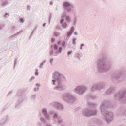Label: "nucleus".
<instances>
[{
	"instance_id": "obj_1",
	"label": "nucleus",
	"mask_w": 126,
	"mask_h": 126,
	"mask_svg": "<svg viewBox=\"0 0 126 126\" xmlns=\"http://www.w3.org/2000/svg\"><path fill=\"white\" fill-rule=\"evenodd\" d=\"M108 55L103 54L101 58L98 59L96 62V68L99 73H106L112 69L113 63H107Z\"/></svg>"
},
{
	"instance_id": "obj_2",
	"label": "nucleus",
	"mask_w": 126,
	"mask_h": 126,
	"mask_svg": "<svg viewBox=\"0 0 126 126\" xmlns=\"http://www.w3.org/2000/svg\"><path fill=\"white\" fill-rule=\"evenodd\" d=\"M111 105V101L109 100H105L101 103L100 109L102 115L105 116V120L107 124H110L114 120V113L111 111H107L110 105Z\"/></svg>"
},
{
	"instance_id": "obj_3",
	"label": "nucleus",
	"mask_w": 126,
	"mask_h": 126,
	"mask_svg": "<svg viewBox=\"0 0 126 126\" xmlns=\"http://www.w3.org/2000/svg\"><path fill=\"white\" fill-rule=\"evenodd\" d=\"M52 78L56 79L58 84L57 87L53 88V90L57 91H64L66 89V87L63 85L61 82L65 80V77L59 72L55 71L53 73Z\"/></svg>"
},
{
	"instance_id": "obj_4",
	"label": "nucleus",
	"mask_w": 126,
	"mask_h": 126,
	"mask_svg": "<svg viewBox=\"0 0 126 126\" xmlns=\"http://www.w3.org/2000/svg\"><path fill=\"white\" fill-rule=\"evenodd\" d=\"M126 78V73L121 70L117 71L116 73L111 74L110 80L114 84H120L124 82Z\"/></svg>"
},
{
	"instance_id": "obj_5",
	"label": "nucleus",
	"mask_w": 126,
	"mask_h": 126,
	"mask_svg": "<svg viewBox=\"0 0 126 126\" xmlns=\"http://www.w3.org/2000/svg\"><path fill=\"white\" fill-rule=\"evenodd\" d=\"M114 99L115 101H118L122 104H126V88H123L114 94Z\"/></svg>"
},
{
	"instance_id": "obj_6",
	"label": "nucleus",
	"mask_w": 126,
	"mask_h": 126,
	"mask_svg": "<svg viewBox=\"0 0 126 126\" xmlns=\"http://www.w3.org/2000/svg\"><path fill=\"white\" fill-rule=\"evenodd\" d=\"M41 113L44 117H41L40 118V122H38L36 124V126H42L43 124H47V121H50L51 120V116L48 113L47 108H42Z\"/></svg>"
},
{
	"instance_id": "obj_7",
	"label": "nucleus",
	"mask_w": 126,
	"mask_h": 126,
	"mask_svg": "<svg viewBox=\"0 0 126 126\" xmlns=\"http://www.w3.org/2000/svg\"><path fill=\"white\" fill-rule=\"evenodd\" d=\"M17 102L15 104V109H19L21 104L23 103V101L25 100V94H24V91L23 90H19L18 91L17 94Z\"/></svg>"
},
{
	"instance_id": "obj_8",
	"label": "nucleus",
	"mask_w": 126,
	"mask_h": 126,
	"mask_svg": "<svg viewBox=\"0 0 126 126\" xmlns=\"http://www.w3.org/2000/svg\"><path fill=\"white\" fill-rule=\"evenodd\" d=\"M61 96L64 102L69 104H73L76 101V97L70 93H63L61 94Z\"/></svg>"
},
{
	"instance_id": "obj_9",
	"label": "nucleus",
	"mask_w": 126,
	"mask_h": 126,
	"mask_svg": "<svg viewBox=\"0 0 126 126\" xmlns=\"http://www.w3.org/2000/svg\"><path fill=\"white\" fill-rule=\"evenodd\" d=\"M63 8L67 12H73L76 10V6L68 1H64L63 2Z\"/></svg>"
},
{
	"instance_id": "obj_10",
	"label": "nucleus",
	"mask_w": 126,
	"mask_h": 126,
	"mask_svg": "<svg viewBox=\"0 0 126 126\" xmlns=\"http://www.w3.org/2000/svg\"><path fill=\"white\" fill-rule=\"evenodd\" d=\"M98 114L97 109H89V108H85L82 110V114L85 117H89L91 116H96Z\"/></svg>"
},
{
	"instance_id": "obj_11",
	"label": "nucleus",
	"mask_w": 126,
	"mask_h": 126,
	"mask_svg": "<svg viewBox=\"0 0 126 126\" xmlns=\"http://www.w3.org/2000/svg\"><path fill=\"white\" fill-rule=\"evenodd\" d=\"M86 89H87V87L85 86H79L74 89V92L76 94H78V95H81L85 93Z\"/></svg>"
},
{
	"instance_id": "obj_12",
	"label": "nucleus",
	"mask_w": 126,
	"mask_h": 126,
	"mask_svg": "<svg viewBox=\"0 0 126 126\" xmlns=\"http://www.w3.org/2000/svg\"><path fill=\"white\" fill-rule=\"evenodd\" d=\"M119 116H126V105L120 106L117 111Z\"/></svg>"
},
{
	"instance_id": "obj_13",
	"label": "nucleus",
	"mask_w": 126,
	"mask_h": 126,
	"mask_svg": "<svg viewBox=\"0 0 126 126\" xmlns=\"http://www.w3.org/2000/svg\"><path fill=\"white\" fill-rule=\"evenodd\" d=\"M52 106L54 107L56 110H58L59 111H63V106L59 102H53L51 103Z\"/></svg>"
},
{
	"instance_id": "obj_14",
	"label": "nucleus",
	"mask_w": 126,
	"mask_h": 126,
	"mask_svg": "<svg viewBox=\"0 0 126 126\" xmlns=\"http://www.w3.org/2000/svg\"><path fill=\"white\" fill-rule=\"evenodd\" d=\"M96 83L97 91L103 90L106 88V83L103 82H98Z\"/></svg>"
},
{
	"instance_id": "obj_15",
	"label": "nucleus",
	"mask_w": 126,
	"mask_h": 126,
	"mask_svg": "<svg viewBox=\"0 0 126 126\" xmlns=\"http://www.w3.org/2000/svg\"><path fill=\"white\" fill-rule=\"evenodd\" d=\"M116 91V87L112 86V87H110L105 92V94L106 95H112L114 92Z\"/></svg>"
},
{
	"instance_id": "obj_16",
	"label": "nucleus",
	"mask_w": 126,
	"mask_h": 126,
	"mask_svg": "<svg viewBox=\"0 0 126 126\" xmlns=\"http://www.w3.org/2000/svg\"><path fill=\"white\" fill-rule=\"evenodd\" d=\"M87 105L89 109H95V108H97V107H98L97 104L90 102H88L87 103Z\"/></svg>"
},
{
	"instance_id": "obj_17",
	"label": "nucleus",
	"mask_w": 126,
	"mask_h": 126,
	"mask_svg": "<svg viewBox=\"0 0 126 126\" xmlns=\"http://www.w3.org/2000/svg\"><path fill=\"white\" fill-rule=\"evenodd\" d=\"M73 32H74V27H72L70 29V31L67 32L66 36L67 38L70 37V36L72 35Z\"/></svg>"
},
{
	"instance_id": "obj_18",
	"label": "nucleus",
	"mask_w": 126,
	"mask_h": 126,
	"mask_svg": "<svg viewBox=\"0 0 126 126\" xmlns=\"http://www.w3.org/2000/svg\"><path fill=\"white\" fill-rule=\"evenodd\" d=\"M96 90L98 91V88L97 87V84L95 83L91 87L90 91H91V92H95Z\"/></svg>"
},
{
	"instance_id": "obj_19",
	"label": "nucleus",
	"mask_w": 126,
	"mask_h": 126,
	"mask_svg": "<svg viewBox=\"0 0 126 126\" xmlns=\"http://www.w3.org/2000/svg\"><path fill=\"white\" fill-rule=\"evenodd\" d=\"M8 120H9V116L7 115L4 116L0 121L5 124Z\"/></svg>"
},
{
	"instance_id": "obj_20",
	"label": "nucleus",
	"mask_w": 126,
	"mask_h": 126,
	"mask_svg": "<svg viewBox=\"0 0 126 126\" xmlns=\"http://www.w3.org/2000/svg\"><path fill=\"white\" fill-rule=\"evenodd\" d=\"M23 32V31L20 30L19 32H18L15 33L14 34L11 35L9 37V40H12L13 38H15V37H17L18 35H19L20 33H22Z\"/></svg>"
},
{
	"instance_id": "obj_21",
	"label": "nucleus",
	"mask_w": 126,
	"mask_h": 126,
	"mask_svg": "<svg viewBox=\"0 0 126 126\" xmlns=\"http://www.w3.org/2000/svg\"><path fill=\"white\" fill-rule=\"evenodd\" d=\"M83 54L81 52H76L75 53V58H77V59H78L79 61H80V58H81Z\"/></svg>"
},
{
	"instance_id": "obj_22",
	"label": "nucleus",
	"mask_w": 126,
	"mask_h": 126,
	"mask_svg": "<svg viewBox=\"0 0 126 126\" xmlns=\"http://www.w3.org/2000/svg\"><path fill=\"white\" fill-rule=\"evenodd\" d=\"M30 100H31V101H32L33 102H34V101H35L36 100V99H37V94H32L30 97Z\"/></svg>"
},
{
	"instance_id": "obj_23",
	"label": "nucleus",
	"mask_w": 126,
	"mask_h": 126,
	"mask_svg": "<svg viewBox=\"0 0 126 126\" xmlns=\"http://www.w3.org/2000/svg\"><path fill=\"white\" fill-rule=\"evenodd\" d=\"M97 97L95 95L92 94H89L88 95V99H90L91 100H95Z\"/></svg>"
},
{
	"instance_id": "obj_24",
	"label": "nucleus",
	"mask_w": 126,
	"mask_h": 126,
	"mask_svg": "<svg viewBox=\"0 0 126 126\" xmlns=\"http://www.w3.org/2000/svg\"><path fill=\"white\" fill-rule=\"evenodd\" d=\"M61 116H59V114L57 113H54L53 115V119L54 120L57 119V120Z\"/></svg>"
},
{
	"instance_id": "obj_25",
	"label": "nucleus",
	"mask_w": 126,
	"mask_h": 126,
	"mask_svg": "<svg viewBox=\"0 0 126 126\" xmlns=\"http://www.w3.org/2000/svg\"><path fill=\"white\" fill-rule=\"evenodd\" d=\"M65 19L66 21L68 22V23H70V22H71V19L70 18V16H69V15L67 16Z\"/></svg>"
},
{
	"instance_id": "obj_26",
	"label": "nucleus",
	"mask_w": 126,
	"mask_h": 126,
	"mask_svg": "<svg viewBox=\"0 0 126 126\" xmlns=\"http://www.w3.org/2000/svg\"><path fill=\"white\" fill-rule=\"evenodd\" d=\"M57 122L58 124H62L63 122V119L61 117V116L57 119Z\"/></svg>"
},
{
	"instance_id": "obj_27",
	"label": "nucleus",
	"mask_w": 126,
	"mask_h": 126,
	"mask_svg": "<svg viewBox=\"0 0 126 126\" xmlns=\"http://www.w3.org/2000/svg\"><path fill=\"white\" fill-rule=\"evenodd\" d=\"M61 46L62 48H63V49H65L66 48V43H65V41H63L61 43Z\"/></svg>"
},
{
	"instance_id": "obj_28",
	"label": "nucleus",
	"mask_w": 126,
	"mask_h": 126,
	"mask_svg": "<svg viewBox=\"0 0 126 126\" xmlns=\"http://www.w3.org/2000/svg\"><path fill=\"white\" fill-rule=\"evenodd\" d=\"M62 27L63 28V29H65L67 28V23L64 22L62 25Z\"/></svg>"
},
{
	"instance_id": "obj_29",
	"label": "nucleus",
	"mask_w": 126,
	"mask_h": 126,
	"mask_svg": "<svg viewBox=\"0 0 126 126\" xmlns=\"http://www.w3.org/2000/svg\"><path fill=\"white\" fill-rule=\"evenodd\" d=\"M53 35L55 36V37H59V36L61 35V33L57 32H54Z\"/></svg>"
},
{
	"instance_id": "obj_30",
	"label": "nucleus",
	"mask_w": 126,
	"mask_h": 126,
	"mask_svg": "<svg viewBox=\"0 0 126 126\" xmlns=\"http://www.w3.org/2000/svg\"><path fill=\"white\" fill-rule=\"evenodd\" d=\"M8 4V1H7V0L2 2V6H5V5H7Z\"/></svg>"
},
{
	"instance_id": "obj_31",
	"label": "nucleus",
	"mask_w": 126,
	"mask_h": 126,
	"mask_svg": "<svg viewBox=\"0 0 126 126\" xmlns=\"http://www.w3.org/2000/svg\"><path fill=\"white\" fill-rule=\"evenodd\" d=\"M17 64V58H15L14 60L13 68H15V66Z\"/></svg>"
},
{
	"instance_id": "obj_32",
	"label": "nucleus",
	"mask_w": 126,
	"mask_h": 126,
	"mask_svg": "<svg viewBox=\"0 0 126 126\" xmlns=\"http://www.w3.org/2000/svg\"><path fill=\"white\" fill-rule=\"evenodd\" d=\"M76 22H77V18H76V17H74L73 22V25H75L76 24Z\"/></svg>"
},
{
	"instance_id": "obj_33",
	"label": "nucleus",
	"mask_w": 126,
	"mask_h": 126,
	"mask_svg": "<svg viewBox=\"0 0 126 126\" xmlns=\"http://www.w3.org/2000/svg\"><path fill=\"white\" fill-rule=\"evenodd\" d=\"M46 63V60L43 61L39 65V68H43V65H44V63Z\"/></svg>"
},
{
	"instance_id": "obj_34",
	"label": "nucleus",
	"mask_w": 126,
	"mask_h": 126,
	"mask_svg": "<svg viewBox=\"0 0 126 126\" xmlns=\"http://www.w3.org/2000/svg\"><path fill=\"white\" fill-rule=\"evenodd\" d=\"M52 55H53L54 56V50L51 49L49 51V55L52 56Z\"/></svg>"
},
{
	"instance_id": "obj_35",
	"label": "nucleus",
	"mask_w": 126,
	"mask_h": 126,
	"mask_svg": "<svg viewBox=\"0 0 126 126\" xmlns=\"http://www.w3.org/2000/svg\"><path fill=\"white\" fill-rule=\"evenodd\" d=\"M58 53L59 54H61V53H62V51H63V47H59L58 48Z\"/></svg>"
},
{
	"instance_id": "obj_36",
	"label": "nucleus",
	"mask_w": 126,
	"mask_h": 126,
	"mask_svg": "<svg viewBox=\"0 0 126 126\" xmlns=\"http://www.w3.org/2000/svg\"><path fill=\"white\" fill-rule=\"evenodd\" d=\"M66 16H68V15L66 14V13H64L63 14H62V15L61 16V17H62V18H66Z\"/></svg>"
},
{
	"instance_id": "obj_37",
	"label": "nucleus",
	"mask_w": 126,
	"mask_h": 126,
	"mask_svg": "<svg viewBox=\"0 0 126 126\" xmlns=\"http://www.w3.org/2000/svg\"><path fill=\"white\" fill-rule=\"evenodd\" d=\"M53 49L54 51L58 50V46L57 44H54L53 46Z\"/></svg>"
},
{
	"instance_id": "obj_38",
	"label": "nucleus",
	"mask_w": 126,
	"mask_h": 126,
	"mask_svg": "<svg viewBox=\"0 0 126 126\" xmlns=\"http://www.w3.org/2000/svg\"><path fill=\"white\" fill-rule=\"evenodd\" d=\"M76 38H73L72 39V44L73 45H75L76 44Z\"/></svg>"
},
{
	"instance_id": "obj_39",
	"label": "nucleus",
	"mask_w": 126,
	"mask_h": 126,
	"mask_svg": "<svg viewBox=\"0 0 126 126\" xmlns=\"http://www.w3.org/2000/svg\"><path fill=\"white\" fill-rule=\"evenodd\" d=\"M54 56H57V55H59V51L58 50L55 51L54 52Z\"/></svg>"
},
{
	"instance_id": "obj_40",
	"label": "nucleus",
	"mask_w": 126,
	"mask_h": 126,
	"mask_svg": "<svg viewBox=\"0 0 126 126\" xmlns=\"http://www.w3.org/2000/svg\"><path fill=\"white\" fill-rule=\"evenodd\" d=\"M51 19H52V13L50 14V16H49V24H50V23H51Z\"/></svg>"
},
{
	"instance_id": "obj_41",
	"label": "nucleus",
	"mask_w": 126,
	"mask_h": 126,
	"mask_svg": "<svg viewBox=\"0 0 126 126\" xmlns=\"http://www.w3.org/2000/svg\"><path fill=\"white\" fill-rule=\"evenodd\" d=\"M56 81H57V80L56 79H53V80H52V83H53V85H56Z\"/></svg>"
},
{
	"instance_id": "obj_42",
	"label": "nucleus",
	"mask_w": 126,
	"mask_h": 126,
	"mask_svg": "<svg viewBox=\"0 0 126 126\" xmlns=\"http://www.w3.org/2000/svg\"><path fill=\"white\" fill-rule=\"evenodd\" d=\"M37 29V27L34 29V30H33L31 34V35L30 36V38H31V36H32V35L34 33V32L35 31V30Z\"/></svg>"
},
{
	"instance_id": "obj_43",
	"label": "nucleus",
	"mask_w": 126,
	"mask_h": 126,
	"mask_svg": "<svg viewBox=\"0 0 126 126\" xmlns=\"http://www.w3.org/2000/svg\"><path fill=\"white\" fill-rule=\"evenodd\" d=\"M64 22V19L62 18L61 19V20H60V24H63V22Z\"/></svg>"
},
{
	"instance_id": "obj_44",
	"label": "nucleus",
	"mask_w": 126,
	"mask_h": 126,
	"mask_svg": "<svg viewBox=\"0 0 126 126\" xmlns=\"http://www.w3.org/2000/svg\"><path fill=\"white\" fill-rule=\"evenodd\" d=\"M53 62H54V59L53 58H51L49 60V63L50 64H52Z\"/></svg>"
},
{
	"instance_id": "obj_45",
	"label": "nucleus",
	"mask_w": 126,
	"mask_h": 126,
	"mask_svg": "<svg viewBox=\"0 0 126 126\" xmlns=\"http://www.w3.org/2000/svg\"><path fill=\"white\" fill-rule=\"evenodd\" d=\"M19 20H20V23H23V22H24V20H23V18H20L19 19Z\"/></svg>"
},
{
	"instance_id": "obj_46",
	"label": "nucleus",
	"mask_w": 126,
	"mask_h": 126,
	"mask_svg": "<svg viewBox=\"0 0 126 126\" xmlns=\"http://www.w3.org/2000/svg\"><path fill=\"white\" fill-rule=\"evenodd\" d=\"M34 79H35V77H34V76L32 77L30 79V82H31V81H32V80H34Z\"/></svg>"
},
{
	"instance_id": "obj_47",
	"label": "nucleus",
	"mask_w": 126,
	"mask_h": 126,
	"mask_svg": "<svg viewBox=\"0 0 126 126\" xmlns=\"http://www.w3.org/2000/svg\"><path fill=\"white\" fill-rule=\"evenodd\" d=\"M4 125L5 124L0 120V126H4Z\"/></svg>"
},
{
	"instance_id": "obj_48",
	"label": "nucleus",
	"mask_w": 126,
	"mask_h": 126,
	"mask_svg": "<svg viewBox=\"0 0 126 126\" xmlns=\"http://www.w3.org/2000/svg\"><path fill=\"white\" fill-rule=\"evenodd\" d=\"M82 47H84V44L82 43L80 46V50H82Z\"/></svg>"
},
{
	"instance_id": "obj_49",
	"label": "nucleus",
	"mask_w": 126,
	"mask_h": 126,
	"mask_svg": "<svg viewBox=\"0 0 126 126\" xmlns=\"http://www.w3.org/2000/svg\"><path fill=\"white\" fill-rule=\"evenodd\" d=\"M71 54H72V50L69 51L67 52L68 56H69V55H71Z\"/></svg>"
},
{
	"instance_id": "obj_50",
	"label": "nucleus",
	"mask_w": 126,
	"mask_h": 126,
	"mask_svg": "<svg viewBox=\"0 0 126 126\" xmlns=\"http://www.w3.org/2000/svg\"><path fill=\"white\" fill-rule=\"evenodd\" d=\"M36 72L35 73V75L38 76L39 75V72H38V69H36Z\"/></svg>"
},
{
	"instance_id": "obj_51",
	"label": "nucleus",
	"mask_w": 126,
	"mask_h": 126,
	"mask_svg": "<svg viewBox=\"0 0 126 126\" xmlns=\"http://www.w3.org/2000/svg\"><path fill=\"white\" fill-rule=\"evenodd\" d=\"M39 90V87L37 88H34L33 89V91L37 92Z\"/></svg>"
},
{
	"instance_id": "obj_52",
	"label": "nucleus",
	"mask_w": 126,
	"mask_h": 126,
	"mask_svg": "<svg viewBox=\"0 0 126 126\" xmlns=\"http://www.w3.org/2000/svg\"><path fill=\"white\" fill-rule=\"evenodd\" d=\"M45 126H53V125L51 123H47Z\"/></svg>"
},
{
	"instance_id": "obj_53",
	"label": "nucleus",
	"mask_w": 126,
	"mask_h": 126,
	"mask_svg": "<svg viewBox=\"0 0 126 126\" xmlns=\"http://www.w3.org/2000/svg\"><path fill=\"white\" fill-rule=\"evenodd\" d=\"M7 15H9L7 13H5V15H4V18H7V17L6 16Z\"/></svg>"
},
{
	"instance_id": "obj_54",
	"label": "nucleus",
	"mask_w": 126,
	"mask_h": 126,
	"mask_svg": "<svg viewBox=\"0 0 126 126\" xmlns=\"http://www.w3.org/2000/svg\"><path fill=\"white\" fill-rule=\"evenodd\" d=\"M74 35L75 36H77L78 35V32H74Z\"/></svg>"
},
{
	"instance_id": "obj_55",
	"label": "nucleus",
	"mask_w": 126,
	"mask_h": 126,
	"mask_svg": "<svg viewBox=\"0 0 126 126\" xmlns=\"http://www.w3.org/2000/svg\"><path fill=\"white\" fill-rule=\"evenodd\" d=\"M56 41L55 38H51V43H54Z\"/></svg>"
},
{
	"instance_id": "obj_56",
	"label": "nucleus",
	"mask_w": 126,
	"mask_h": 126,
	"mask_svg": "<svg viewBox=\"0 0 126 126\" xmlns=\"http://www.w3.org/2000/svg\"><path fill=\"white\" fill-rule=\"evenodd\" d=\"M27 10H30V5L27 6Z\"/></svg>"
},
{
	"instance_id": "obj_57",
	"label": "nucleus",
	"mask_w": 126,
	"mask_h": 126,
	"mask_svg": "<svg viewBox=\"0 0 126 126\" xmlns=\"http://www.w3.org/2000/svg\"><path fill=\"white\" fill-rule=\"evenodd\" d=\"M36 86H37V87H40V85L39 84H38V83H37V84H36Z\"/></svg>"
},
{
	"instance_id": "obj_58",
	"label": "nucleus",
	"mask_w": 126,
	"mask_h": 126,
	"mask_svg": "<svg viewBox=\"0 0 126 126\" xmlns=\"http://www.w3.org/2000/svg\"><path fill=\"white\" fill-rule=\"evenodd\" d=\"M57 45H61V41H59L57 42Z\"/></svg>"
},
{
	"instance_id": "obj_59",
	"label": "nucleus",
	"mask_w": 126,
	"mask_h": 126,
	"mask_svg": "<svg viewBox=\"0 0 126 126\" xmlns=\"http://www.w3.org/2000/svg\"><path fill=\"white\" fill-rule=\"evenodd\" d=\"M12 91H10L9 93H8V95H9V94H11V93H12Z\"/></svg>"
},
{
	"instance_id": "obj_60",
	"label": "nucleus",
	"mask_w": 126,
	"mask_h": 126,
	"mask_svg": "<svg viewBox=\"0 0 126 126\" xmlns=\"http://www.w3.org/2000/svg\"><path fill=\"white\" fill-rule=\"evenodd\" d=\"M50 5H53V2L51 1L49 2Z\"/></svg>"
},
{
	"instance_id": "obj_61",
	"label": "nucleus",
	"mask_w": 126,
	"mask_h": 126,
	"mask_svg": "<svg viewBox=\"0 0 126 126\" xmlns=\"http://www.w3.org/2000/svg\"><path fill=\"white\" fill-rule=\"evenodd\" d=\"M42 26L43 27H45V26H46V23H44L43 25H42Z\"/></svg>"
},
{
	"instance_id": "obj_62",
	"label": "nucleus",
	"mask_w": 126,
	"mask_h": 126,
	"mask_svg": "<svg viewBox=\"0 0 126 126\" xmlns=\"http://www.w3.org/2000/svg\"><path fill=\"white\" fill-rule=\"evenodd\" d=\"M12 29H15L16 27L14 26H13L12 27Z\"/></svg>"
},
{
	"instance_id": "obj_63",
	"label": "nucleus",
	"mask_w": 126,
	"mask_h": 126,
	"mask_svg": "<svg viewBox=\"0 0 126 126\" xmlns=\"http://www.w3.org/2000/svg\"><path fill=\"white\" fill-rule=\"evenodd\" d=\"M50 115H52V114H53V111H50Z\"/></svg>"
},
{
	"instance_id": "obj_64",
	"label": "nucleus",
	"mask_w": 126,
	"mask_h": 126,
	"mask_svg": "<svg viewBox=\"0 0 126 126\" xmlns=\"http://www.w3.org/2000/svg\"><path fill=\"white\" fill-rule=\"evenodd\" d=\"M1 29H2V28H1L0 25V30H1Z\"/></svg>"
}]
</instances>
